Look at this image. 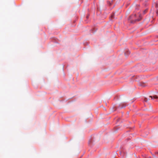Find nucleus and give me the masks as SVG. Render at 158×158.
Returning a JSON list of instances; mask_svg holds the SVG:
<instances>
[{
  "label": "nucleus",
  "instance_id": "obj_1",
  "mask_svg": "<svg viewBox=\"0 0 158 158\" xmlns=\"http://www.w3.org/2000/svg\"><path fill=\"white\" fill-rule=\"evenodd\" d=\"M141 18V15L139 14H138L137 15L136 14L130 16L128 20L131 23H134L136 21L140 20Z\"/></svg>",
  "mask_w": 158,
  "mask_h": 158
},
{
  "label": "nucleus",
  "instance_id": "obj_2",
  "mask_svg": "<svg viewBox=\"0 0 158 158\" xmlns=\"http://www.w3.org/2000/svg\"><path fill=\"white\" fill-rule=\"evenodd\" d=\"M149 97L151 98L152 99H156L158 98V97L156 95H154L153 97L150 96Z\"/></svg>",
  "mask_w": 158,
  "mask_h": 158
},
{
  "label": "nucleus",
  "instance_id": "obj_3",
  "mask_svg": "<svg viewBox=\"0 0 158 158\" xmlns=\"http://www.w3.org/2000/svg\"><path fill=\"white\" fill-rule=\"evenodd\" d=\"M114 14H113V15H111V18H113L114 17Z\"/></svg>",
  "mask_w": 158,
  "mask_h": 158
},
{
  "label": "nucleus",
  "instance_id": "obj_4",
  "mask_svg": "<svg viewBox=\"0 0 158 158\" xmlns=\"http://www.w3.org/2000/svg\"><path fill=\"white\" fill-rule=\"evenodd\" d=\"M144 101H145V102H147L148 101V100L147 99V98H145L144 99Z\"/></svg>",
  "mask_w": 158,
  "mask_h": 158
},
{
  "label": "nucleus",
  "instance_id": "obj_5",
  "mask_svg": "<svg viewBox=\"0 0 158 158\" xmlns=\"http://www.w3.org/2000/svg\"><path fill=\"white\" fill-rule=\"evenodd\" d=\"M156 8H157V7H158V5L157 3H156Z\"/></svg>",
  "mask_w": 158,
  "mask_h": 158
},
{
  "label": "nucleus",
  "instance_id": "obj_6",
  "mask_svg": "<svg viewBox=\"0 0 158 158\" xmlns=\"http://www.w3.org/2000/svg\"><path fill=\"white\" fill-rule=\"evenodd\" d=\"M86 18H88V16H87V17H86Z\"/></svg>",
  "mask_w": 158,
  "mask_h": 158
}]
</instances>
